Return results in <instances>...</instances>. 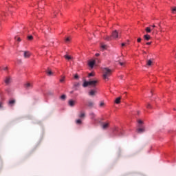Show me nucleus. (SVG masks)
<instances>
[{
	"label": "nucleus",
	"instance_id": "nucleus-1",
	"mask_svg": "<svg viewBox=\"0 0 176 176\" xmlns=\"http://www.w3.org/2000/svg\"><path fill=\"white\" fill-rule=\"evenodd\" d=\"M103 79L106 80L112 74V70L106 67L103 69Z\"/></svg>",
	"mask_w": 176,
	"mask_h": 176
},
{
	"label": "nucleus",
	"instance_id": "nucleus-2",
	"mask_svg": "<svg viewBox=\"0 0 176 176\" xmlns=\"http://www.w3.org/2000/svg\"><path fill=\"white\" fill-rule=\"evenodd\" d=\"M98 83V80H91V81H85L84 82L82 86L83 87H87V86H92V87H96Z\"/></svg>",
	"mask_w": 176,
	"mask_h": 176
},
{
	"label": "nucleus",
	"instance_id": "nucleus-3",
	"mask_svg": "<svg viewBox=\"0 0 176 176\" xmlns=\"http://www.w3.org/2000/svg\"><path fill=\"white\" fill-rule=\"evenodd\" d=\"M119 38V33L118 31L114 30L111 34V38L112 39H118Z\"/></svg>",
	"mask_w": 176,
	"mask_h": 176
},
{
	"label": "nucleus",
	"instance_id": "nucleus-4",
	"mask_svg": "<svg viewBox=\"0 0 176 176\" xmlns=\"http://www.w3.org/2000/svg\"><path fill=\"white\" fill-rule=\"evenodd\" d=\"M23 56H24V58H30V57L31 56V53L28 51H24Z\"/></svg>",
	"mask_w": 176,
	"mask_h": 176
},
{
	"label": "nucleus",
	"instance_id": "nucleus-5",
	"mask_svg": "<svg viewBox=\"0 0 176 176\" xmlns=\"http://www.w3.org/2000/svg\"><path fill=\"white\" fill-rule=\"evenodd\" d=\"M76 104V100H72V99H71V100H69L68 101V105H69V107H73Z\"/></svg>",
	"mask_w": 176,
	"mask_h": 176
},
{
	"label": "nucleus",
	"instance_id": "nucleus-6",
	"mask_svg": "<svg viewBox=\"0 0 176 176\" xmlns=\"http://www.w3.org/2000/svg\"><path fill=\"white\" fill-rule=\"evenodd\" d=\"M96 64V60H93L89 62V66L90 68H94V65Z\"/></svg>",
	"mask_w": 176,
	"mask_h": 176
},
{
	"label": "nucleus",
	"instance_id": "nucleus-7",
	"mask_svg": "<svg viewBox=\"0 0 176 176\" xmlns=\"http://www.w3.org/2000/svg\"><path fill=\"white\" fill-rule=\"evenodd\" d=\"M96 94H97V91L91 90L89 92V96H91V97H94V96H96Z\"/></svg>",
	"mask_w": 176,
	"mask_h": 176
},
{
	"label": "nucleus",
	"instance_id": "nucleus-8",
	"mask_svg": "<svg viewBox=\"0 0 176 176\" xmlns=\"http://www.w3.org/2000/svg\"><path fill=\"white\" fill-rule=\"evenodd\" d=\"M14 104H16V100H14V99L10 100L8 102V105H10V107H13V105H14Z\"/></svg>",
	"mask_w": 176,
	"mask_h": 176
},
{
	"label": "nucleus",
	"instance_id": "nucleus-9",
	"mask_svg": "<svg viewBox=\"0 0 176 176\" xmlns=\"http://www.w3.org/2000/svg\"><path fill=\"white\" fill-rule=\"evenodd\" d=\"M25 89H32V85L31 84V82H26L25 84Z\"/></svg>",
	"mask_w": 176,
	"mask_h": 176
},
{
	"label": "nucleus",
	"instance_id": "nucleus-10",
	"mask_svg": "<svg viewBox=\"0 0 176 176\" xmlns=\"http://www.w3.org/2000/svg\"><path fill=\"white\" fill-rule=\"evenodd\" d=\"M108 127H109V122H105L104 124H103L102 129L104 130H107V129H108Z\"/></svg>",
	"mask_w": 176,
	"mask_h": 176
},
{
	"label": "nucleus",
	"instance_id": "nucleus-11",
	"mask_svg": "<svg viewBox=\"0 0 176 176\" xmlns=\"http://www.w3.org/2000/svg\"><path fill=\"white\" fill-rule=\"evenodd\" d=\"M87 107H89V108H93V107H94V102H88Z\"/></svg>",
	"mask_w": 176,
	"mask_h": 176
},
{
	"label": "nucleus",
	"instance_id": "nucleus-12",
	"mask_svg": "<svg viewBox=\"0 0 176 176\" xmlns=\"http://www.w3.org/2000/svg\"><path fill=\"white\" fill-rule=\"evenodd\" d=\"M137 131L141 134V133H144V131H145V128H141V126H140V128L137 129Z\"/></svg>",
	"mask_w": 176,
	"mask_h": 176
},
{
	"label": "nucleus",
	"instance_id": "nucleus-13",
	"mask_svg": "<svg viewBox=\"0 0 176 176\" xmlns=\"http://www.w3.org/2000/svg\"><path fill=\"white\" fill-rule=\"evenodd\" d=\"M85 116H86V114L83 111H81L78 116V117L80 118L81 119H83Z\"/></svg>",
	"mask_w": 176,
	"mask_h": 176
},
{
	"label": "nucleus",
	"instance_id": "nucleus-14",
	"mask_svg": "<svg viewBox=\"0 0 176 176\" xmlns=\"http://www.w3.org/2000/svg\"><path fill=\"white\" fill-rule=\"evenodd\" d=\"M103 39H105V41H112V36H103Z\"/></svg>",
	"mask_w": 176,
	"mask_h": 176
},
{
	"label": "nucleus",
	"instance_id": "nucleus-15",
	"mask_svg": "<svg viewBox=\"0 0 176 176\" xmlns=\"http://www.w3.org/2000/svg\"><path fill=\"white\" fill-rule=\"evenodd\" d=\"M5 83H6V85H9L10 83V78L7 77L5 80Z\"/></svg>",
	"mask_w": 176,
	"mask_h": 176
},
{
	"label": "nucleus",
	"instance_id": "nucleus-16",
	"mask_svg": "<svg viewBox=\"0 0 176 176\" xmlns=\"http://www.w3.org/2000/svg\"><path fill=\"white\" fill-rule=\"evenodd\" d=\"M144 38L146 41H149V39H151V36H149V34H146L144 36Z\"/></svg>",
	"mask_w": 176,
	"mask_h": 176
},
{
	"label": "nucleus",
	"instance_id": "nucleus-17",
	"mask_svg": "<svg viewBox=\"0 0 176 176\" xmlns=\"http://www.w3.org/2000/svg\"><path fill=\"white\" fill-rule=\"evenodd\" d=\"M64 57H65V58L66 60H72V57H71V56L65 55Z\"/></svg>",
	"mask_w": 176,
	"mask_h": 176
},
{
	"label": "nucleus",
	"instance_id": "nucleus-18",
	"mask_svg": "<svg viewBox=\"0 0 176 176\" xmlns=\"http://www.w3.org/2000/svg\"><path fill=\"white\" fill-rule=\"evenodd\" d=\"M120 100H121V98L119 97V98H117L115 100V102L116 104H120Z\"/></svg>",
	"mask_w": 176,
	"mask_h": 176
},
{
	"label": "nucleus",
	"instance_id": "nucleus-19",
	"mask_svg": "<svg viewBox=\"0 0 176 176\" xmlns=\"http://www.w3.org/2000/svg\"><path fill=\"white\" fill-rule=\"evenodd\" d=\"M65 43H69V42H71V37H67L65 39Z\"/></svg>",
	"mask_w": 176,
	"mask_h": 176
},
{
	"label": "nucleus",
	"instance_id": "nucleus-20",
	"mask_svg": "<svg viewBox=\"0 0 176 176\" xmlns=\"http://www.w3.org/2000/svg\"><path fill=\"white\" fill-rule=\"evenodd\" d=\"M89 116H91V119H94V118H96V114L94 112L90 113Z\"/></svg>",
	"mask_w": 176,
	"mask_h": 176
},
{
	"label": "nucleus",
	"instance_id": "nucleus-21",
	"mask_svg": "<svg viewBox=\"0 0 176 176\" xmlns=\"http://www.w3.org/2000/svg\"><path fill=\"white\" fill-rule=\"evenodd\" d=\"M147 65H148V67H151V65H152V60H148L146 62Z\"/></svg>",
	"mask_w": 176,
	"mask_h": 176
},
{
	"label": "nucleus",
	"instance_id": "nucleus-22",
	"mask_svg": "<svg viewBox=\"0 0 176 176\" xmlns=\"http://www.w3.org/2000/svg\"><path fill=\"white\" fill-rule=\"evenodd\" d=\"M147 109H152V105L150 103H148L146 105Z\"/></svg>",
	"mask_w": 176,
	"mask_h": 176
},
{
	"label": "nucleus",
	"instance_id": "nucleus-23",
	"mask_svg": "<svg viewBox=\"0 0 176 176\" xmlns=\"http://www.w3.org/2000/svg\"><path fill=\"white\" fill-rule=\"evenodd\" d=\"M101 47H102V50H107V45H102Z\"/></svg>",
	"mask_w": 176,
	"mask_h": 176
},
{
	"label": "nucleus",
	"instance_id": "nucleus-24",
	"mask_svg": "<svg viewBox=\"0 0 176 176\" xmlns=\"http://www.w3.org/2000/svg\"><path fill=\"white\" fill-rule=\"evenodd\" d=\"M76 123L77 124H82V120H80V119H78V120H77L76 121Z\"/></svg>",
	"mask_w": 176,
	"mask_h": 176
},
{
	"label": "nucleus",
	"instance_id": "nucleus-25",
	"mask_svg": "<svg viewBox=\"0 0 176 176\" xmlns=\"http://www.w3.org/2000/svg\"><path fill=\"white\" fill-rule=\"evenodd\" d=\"M47 75H49V76L53 75V72H52V71H50V70H48V72H47Z\"/></svg>",
	"mask_w": 176,
	"mask_h": 176
},
{
	"label": "nucleus",
	"instance_id": "nucleus-26",
	"mask_svg": "<svg viewBox=\"0 0 176 176\" xmlns=\"http://www.w3.org/2000/svg\"><path fill=\"white\" fill-rule=\"evenodd\" d=\"M65 98H67V96H65V95H62L61 96H60V100H65Z\"/></svg>",
	"mask_w": 176,
	"mask_h": 176
},
{
	"label": "nucleus",
	"instance_id": "nucleus-27",
	"mask_svg": "<svg viewBox=\"0 0 176 176\" xmlns=\"http://www.w3.org/2000/svg\"><path fill=\"white\" fill-rule=\"evenodd\" d=\"M28 41H32V39H34V37L32 36H28Z\"/></svg>",
	"mask_w": 176,
	"mask_h": 176
},
{
	"label": "nucleus",
	"instance_id": "nucleus-28",
	"mask_svg": "<svg viewBox=\"0 0 176 176\" xmlns=\"http://www.w3.org/2000/svg\"><path fill=\"white\" fill-rule=\"evenodd\" d=\"M14 39L17 40L18 42H21V38H20V37L15 36Z\"/></svg>",
	"mask_w": 176,
	"mask_h": 176
},
{
	"label": "nucleus",
	"instance_id": "nucleus-29",
	"mask_svg": "<svg viewBox=\"0 0 176 176\" xmlns=\"http://www.w3.org/2000/svg\"><path fill=\"white\" fill-rule=\"evenodd\" d=\"M104 105H105V103H104V102H100L99 107H100V108H102V107H104Z\"/></svg>",
	"mask_w": 176,
	"mask_h": 176
},
{
	"label": "nucleus",
	"instance_id": "nucleus-30",
	"mask_svg": "<svg viewBox=\"0 0 176 176\" xmlns=\"http://www.w3.org/2000/svg\"><path fill=\"white\" fill-rule=\"evenodd\" d=\"M146 32H148V33L151 32V28L147 27V28H146Z\"/></svg>",
	"mask_w": 176,
	"mask_h": 176
},
{
	"label": "nucleus",
	"instance_id": "nucleus-31",
	"mask_svg": "<svg viewBox=\"0 0 176 176\" xmlns=\"http://www.w3.org/2000/svg\"><path fill=\"white\" fill-rule=\"evenodd\" d=\"M64 80H65V77H63L60 80V82L61 83H63V82H64Z\"/></svg>",
	"mask_w": 176,
	"mask_h": 176
},
{
	"label": "nucleus",
	"instance_id": "nucleus-32",
	"mask_svg": "<svg viewBox=\"0 0 176 176\" xmlns=\"http://www.w3.org/2000/svg\"><path fill=\"white\" fill-rule=\"evenodd\" d=\"M74 79H79V76H78V74H76L74 76Z\"/></svg>",
	"mask_w": 176,
	"mask_h": 176
},
{
	"label": "nucleus",
	"instance_id": "nucleus-33",
	"mask_svg": "<svg viewBox=\"0 0 176 176\" xmlns=\"http://www.w3.org/2000/svg\"><path fill=\"white\" fill-rule=\"evenodd\" d=\"M172 12L174 13V12H176V7H174L173 9H172Z\"/></svg>",
	"mask_w": 176,
	"mask_h": 176
},
{
	"label": "nucleus",
	"instance_id": "nucleus-34",
	"mask_svg": "<svg viewBox=\"0 0 176 176\" xmlns=\"http://www.w3.org/2000/svg\"><path fill=\"white\" fill-rule=\"evenodd\" d=\"M89 76H94V73H89Z\"/></svg>",
	"mask_w": 176,
	"mask_h": 176
},
{
	"label": "nucleus",
	"instance_id": "nucleus-35",
	"mask_svg": "<svg viewBox=\"0 0 176 176\" xmlns=\"http://www.w3.org/2000/svg\"><path fill=\"white\" fill-rule=\"evenodd\" d=\"M138 122L140 124H142V123H143L142 120H139Z\"/></svg>",
	"mask_w": 176,
	"mask_h": 176
},
{
	"label": "nucleus",
	"instance_id": "nucleus-36",
	"mask_svg": "<svg viewBox=\"0 0 176 176\" xmlns=\"http://www.w3.org/2000/svg\"><path fill=\"white\" fill-rule=\"evenodd\" d=\"M3 102H0V108H3Z\"/></svg>",
	"mask_w": 176,
	"mask_h": 176
},
{
	"label": "nucleus",
	"instance_id": "nucleus-37",
	"mask_svg": "<svg viewBox=\"0 0 176 176\" xmlns=\"http://www.w3.org/2000/svg\"><path fill=\"white\" fill-rule=\"evenodd\" d=\"M120 65L123 66L124 65V63L119 62Z\"/></svg>",
	"mask_w": 176,
	"mask_h": 176
},
{
	"label": "nucleus",
	"instance_id": "nucleus-38",
	"mask_svg": "<svg viewBox=\"0 0 176 176\" xmlns=\"http://www.w3.org/2000/svg\"><path fill=\"white\" fill-rule=\"evenodd\" d=\"M141 41H142V38H138V43L141 42Z\"/></svg>",
	"mask_w": 176,
	"mask_h": 176
},
{
	"label": "nucleus",
	"instance_id": "nucleus-39",
	"mask_svg": "<svg viewBox=\"0 0 176 176\" xmlns=\"http://www.w3.org/2000/svg\"><path fill=\"white\" fill-rule=\"evenodd\" d=\"M121 45H122V46H126V43H122L121 44Z\"/></svg>",
	"mask_w": 176,
	"mask_h": 176
},
{
	"label": "nucleus",
	"instance_id": "nucleus-40",
	"mask_svg": "<svg viewBox=\"0 0 176 176\" xmlns=\"http://www.w3.org/2000/svg\"><path fill=\"white\" fill-rule=\"evenodd\" d=\"M151 44H152V42L146 43V45H151Z\"/></svg>",
	"mask_w": 176,
	"mask_h": 176
},
{
	"label": "nucleus",
	"instance_id": "nucleus-41",
	"mask_svg": "<svg viewBox=\"0 0 176 176\" xmlns=\"http://www.w3.org/2000/svg\"><path fill=\"white\" fill-rule=\"evenodd\" d=\"M3 69L4 71H6V69H8V67H4Z\"/></svg>",
	"mask_w": 176,
	"mask_h": 176
},
{
	"label": "nucleus",
	"instance_id": "nucleus-42",
	"mask_svg": "<svg viewBox=\"0 0 176 176\" xmlns=\"http://www.w3.org/2000/svg\"><path fill=\"white\" fill-rule=\"evenodd\" d=\"M96 57H98L100 56V54H96Z\"/></svg>",
	"mask_w": 176,
	"mask_h": 176
},
{
	"label": "nucleus",
	"instance_id": "nucleus-43",
	"mask_svg": "<svg viewBox=\"0 0 176 176\" xmlns=\"http://www.w3.org/2000/svg\"><path fill=\"white\" fill-rule=\"evenodd\" d=\"M125 45H129V41L126 43H125Z\"/></svg>",
	"mask_w": 176,
	"mask_h": 176
},
{
	"label": "nucleus",
	"instance_id": "nucleus-44",
	"mask_svg": "<svg viewBox=\"0 0 176 176\" xmlns=\"http://www.w3.org/2000/svg\"><path fill=\"white\" fill-rule=\"evenodd\" d=\"M156 28V25H153V28Z\"/></svg>",
	"mask_w": 176,
	"mask_h": 176
}]
</instances>
